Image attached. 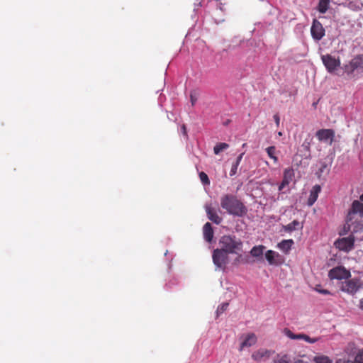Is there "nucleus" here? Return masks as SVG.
Returning a JSON list of instances; mask_svg holds the SVG:
<instances>
[{
    "instance_id": "obj_10",
    "label": "nucleus",
    "mask_w": 363,
    "mask_h": 363,
    "mask_svg": "<svg viewBox=\"0 0 363 363\" xmlns=\"http://www.w3.org/2000/svg\"><path fill=\"white\" fill-rule=\"evenodd\" d=\"M357 69H363V54L357 55L345 66V71L347 74H352Z\"/></svg>"
},
{
    "instance_id": "obj_22",
    "label": "nucleus",
    "mask_w": 363,
    "mask_h": 363,
    "mask_svg": "<svg viewBox=\"0 0 363 363\" xmlns=\"http://www.w3.org/2000/svg\"><path fill=\"white\" fill-rule=\"evenodd\" d=\"M302 228V226L301 225L300 223L296 220H294V221H292L291 223H289L288 225H284L283 228L284 229V230L286 232H292L294 230H295L296 229H297L298 228Z\"/></svg>"
},
{
    "instance_id": "obj_20",
    "label": "nucleus",
    "mask_w": 363,
    "mask_h": 363,
    "mask_svg": "<svg viewBox=\"0 0 363 363\" xmlns=\"http://www.w3.org/2000/svg\"><path fill=\"white\" fill-rule=\"evenodd\" d=\"M294 244L293 240H284L278 244V247L284 253H288Z\"/></svg>"
},
{
    "instance_id": "obj_35",
    "label": "nucleus",
    "mask_w": 363,
    "mask_h": 363,
    "mask_svg": "<svg viewBox=\"0 0 363 363\" xmlns=\"http://www.w3.org/2000/svg\"><path fill=\"white\" fill-rule=\"evenodd\" d=\"M244 154V152L240 154V155L237 157L236 161L235 162H238V164H240Z\"/></svg>"
},
{
    "instance_id": "obj_18",
    "label": "nucleus",
    "mask_w": 363,
    "mask_h": 363,
    "mask_svg": "<svg viewBox=\"0 0 363 363\" xmlns=\"http://www.w3.org/2000/svg\"><path fill=\"white\" fill-rule=\"evenodd\" d=\"M320 191V186L315 185L311 191L309 198L308 199V206H312L317 200L318 194Z\"/></svg>"
},
{
    "instance_id": "obj_6",
    "label": "nucleus",
    "mask_w": 363,
    "mask_h": 363,
    "mask_svg": "<svg viewBox=\"0 0 363 363\" xmlns=\"http://www.w3.org/2000/svg\"><path fill=\"white\" fill-rule=\"evenodd\" d=\"M351 277L350 271L343 266L333 267L328 272V277L330 279H347Z\"/></svg>"
},
{
    "instance_id": "obj_26",
    "label": "nucleus",
    "mask_w": 363,
    "mask_h": 363,
    "mask_svg": "<svg viewBox=\"0 0 363 363\" xmlns=\"http://www.w3.org/2000/svg\"><path fill=\"white\" fill-rule=\"evenodd\" d=\"M229 145L225 143H220L215 145L213 152L216 155H218L221 151L227 149Z\"/></svg>"
},
{
    "instance_id": "obj_17",
    "label": "nucleus",
    "mask_w": 363,
    "mask_h": 363,
    "mask_svg": "<svg viewBox=\"0 0 363 363\" xmlns=\"http://www.w3.org/2000/svg\"><path fill=\"white\" fill-rule=\"evenodd\" d=\"M203 233L204 239L211 242L213 238V230L210 223H206L203 228Z\"/></svg>"
},
{
    "instance_id": "obj_36",
    "label": "nucleus",
    "mask_w": 363,
    "mask_h": 363,
    "mask_svg": "<svg viewBox=\"0 0 363 363\" xmlns=\"http://www.w3.org/2000/svg\"><path fill=\"white\" fill-rule=\"evenodd\" d=\"M336 363H352V362H350V361H346V360H345V359H338V360L336 362Z\"/></svg>"
},
{
    "instance_id": "obj_15",
    "label": "nucleus",
    "mask_w": 363,
    "mask_h": 363,
    "mask_svg": "<svg viewBox=\"0 0 363 363\" xmlns=\"http://www.w3.org/2000/svg\"><path fill=\"white\" fill-rule=\"evenodd\" d=\"M280 255L279 253L269 250L265 252V258L270 265H278L281 264L280 261H278L276 258H279Z\"/></svg>"
},
{
    "instance_id": "obj_3",
    "label": "nucleus",
    "mask_w": 363,
    "mask_h": 363,
    "mask_svg": "<svg viewBox=\"0 0 363 363\" xmlns=\"http://www.w3.org/2000/svg\"><path fill=\"white\" fill-rule=\"evenodd\" d=\"M362 287L361 281L359 279L354 278L351 279H345L340 284V289L342 291L348 294L354 295Z\"/></svg>"
},
{
    "instance_id": "obj_1",
    "label": "nucleus",
    "mask_w": 363,
    "mask_h": 363,
    "mask_svg": "<svg viewBox=\"0 0 363 363\" xmlns=\"http://www.w3.org/2000/svg\"><path fill=\"white\" fill-rule=\"evenodd\" d=\"M220 206L230 215L241 217L247 212L245 205L234 195L225 194L220 198Z\"/></svg>"
},
{
    "instance_id": "obj_11",
    "label": "nucleus",
    "mask_w": 363,
    "mask_h": 363,
    "mask_svg": "<svg viewBox=\"0 0 363 363\" xmlns=\"http://www.w3.org/2000/svg\"><path fill=\"white\" fill-rule=\"evenodd\" d=\"M311 33L313 38L318 41L321 40L325 35V29L322 23L317 19H314L313 21L311 28Z\"/></svg>"
},
{
    "instance_id": "obj_38",
    "label": "nucleus",
    "mask_w": 363,
    "mask_h": 363,
    "mask_svg": "<svg viewBox=\"0 0 363 363\" xmlns=\"http://www.w3.org/2000/svg\"><path fill=\"white\" fill-rule=\"evenodd\" d=\"M359 307L360 309L363 311V298L360 299Z\"/></svg>"
},
{
    "instance_id": "obj_24",
    "label": "nucleus",
    "mask_w": 363,
    "mask_h": 363,
    "mask_svg": "<svg viewBox=\"0 0 363 363\" xmlns=\"http://www.w3.org/2000/svg\"><path fill=\"white\" fill-rule=\"evenodd\" d=\"M329 3V0H320L318 4L319 12L321 13H325L328 9Z\"/></svg>"
},
{
    "instance_id": "obj_12",
    "label": "nucleus",
    "mask_w": 363,
    "mask_h": 363,
    "mask_svg": "<svg viewBox=\"0 0 363 363\" xmlns=\"http://www.w3.org/2000/svg\"><path fill=\"white\" fill-rule=\"evenodd\" d=\"M274 353L273 350L261 348L252 354V358L256 362H260L269 359Z\"/></svg>"
},
{
    "instance_id": "obj_16",
    "label": "nucleus",
    "mask_w": 363,
    "mask_h": 363,
    "mask_svg": "<svg viewBox=\"0 0 363 363\" xmlns=\"http://www.w3.org/2000/svg\"><path fill=\"white\" fill-rule=\"evenodd\" d=\"M257 342V337L254 333H249L246 335L245 340L242 342L240 347V351H242L246 347H251Z\"/></svg>"
},
{
    "instance_id": "obj_29",
    "label": "nucleus",
    "mask_w": 363,
    "mask_h": 363,
    "mask_svg": "<svg viewBox=\"0 0 363 363\" xmlns=\"http://www.w3.org/2000/svg\"><path fill=\"white\" fill-rule=\"evenodd\" d=\"M229 306V303L227 302L223 303L220 305L218 306L216 313L217 315H219L220 314L223 313L224 311H225Z\"/></svg>"
},
{
    "instance_id": "obj_31",
    "label": "nucleus",
    "mask_w": 363,
    "mask_h": 363,
    "mask_svg": "<svg viewBox=\"0 0 363 363\" xmlns=\"http://www.w3.org/2000/svg\"><path fill=\"white\" fill-rule=\"evenodd\" d=\"M315 291L319 292L320 294L328 295L330 294V292L327 289H322L320 285H317L315 288Z\"/></svg>"
},
{
    "instance_id": "obj_30",
    "label": "nucleus",
    "mask_w": 363,
    "mask_h": 363,
    "mask_svg": "<svg viewBox=\"0 0 363 363\" xmlns=\"http://www.w3.org/2000/svg\"><path fill=\"white\" fill-rule=\"evenodd\" d=\"M238 166H239V164H238V162H234L232 164V167H231V169L230 171V176H234L237 173Z\"/></svg>"
},
{
    "instance_id": "obj_14",
    "label": "nucleus",
    "mask_w": 363,
    "mask_h": 363,
    "mask_svg": "<svg viewBox=\"0 0 363 363\" xmlns=\"http://www.w3.org/2000/svg\"><path fill=\"white\" fill-rule=\"evenodd\" d=\"M206 212L207 214L208 218L211 220L213 223L218 225L222 221V218H220L217 213L216 211L212 208L211 206H206Z\"/></svg>"
},
{
    "instance_id": "obj_19",
    "label": "nucleus",
    "mask_w": 363,
    "mask_h": 363,
    "mask_svg": "<svg viewBox=\"0 0 363 363\" xmlns=\"http://www.w3.org/2000/svg\"><path fill=\"white\" fill-rule=\"evenodd\" d=\"M349 213H359L361 216H363V203H361L360 201L357 200L354 201L352 202V207L349 211Z\"/></svg>"
},
{
    "instance_id": "obj_41",
    "label": "nucleus",
    "mask_w": 363,
    "mask_h": 363,
    "mask_svg": "<svg viewBox=\"0 0 363 363\" xmlns=\"http://www.w3.org/2000/svg\"><path fill=\"white\" fill-rule=\"evenodd\" d=\"M360 200L363 201V194L360 196Z\"/></svg>"
},
{
    "instance_id": "obj_33",
    "label": "nucleus",
    "mask_w": 363,
    "mask_h": 363,
    "mask_svg": "<svg viewBox=\"0 0 363 363\" xmlns=\"http://www.w3.org/2000/svg\"><path fill=\"white\" fill-rule=\"evenodd\" d=\"M181 130H182V134L187 138H188L187 130H186V127L184 124H183L182 125Z\"/></svg>"
},
{
    "instance_id": "obj_37",
    "label": "nucleus",
    "mask_w": 363,
    "mask_h": 363,
    "mask_svg": "<svg viewBox=\"0 0 363 363\" xmlns=\"http://www.w3.org/2000/svg\"><path fill=\"white\" fill-rule=\"evenodd\" d=\"M196 99L194 98V96L191 94V102L192 104V105H194V104L196 103Z\"/></svg>"
},
{
    "instance_id": "obj_34",
    "label": "nucleus",
    "mask_w": 363,
    "mask_h": 363,
    "mask_svg": "<svg viewBox=\"0 0 363 363\" xmlns=\"http://www.w3.org/2000/svg\"><path fill=\"white\" fill-rule=\"evenodd\" d=\"M274 121H275L277 125L279 126V121H280V118H279V115L278 114H275L274 116Z\"/></svg>"
},
{
    "instance_id": "obj_9",
    "label": "nucleus",
    "mask_w": 363,
    "mask_h": 363,
    "mask_svg": "<svg viewBox=\"0 0 363 363\" xmlns=\"http://www.w3.org/2000/svg\"><path fill=\"white\" fill-rule=\"evenodd\" d=\"M283 333L291 340H303L311 344H313L320 340V337H311L304 333L294 334L289 328H284Z\"/></svg>"
},
{
    "instance_id": "obj_21",
    "label": "nucleus",
    "mask_w": 363,
    "mask_h": 363,
    "mask_svg": "<svg viewBox=\"0 0 363 363\" xmlns=\"http://www.w3.org/2000/svg\"><path fill=\"white\" fill-rule=\"evenodd\" d=\"M265 247L264 245L254 246L250 250V255L256 258H262Z\"/></svg>"
},
{
    "instance_id": "obj_23",
    "label": "nucleus",
    "mask_w": 363,
    "mask_h": 363,
    "mask_svg": "<svg viewBox=\"0 0 363 363\" xmlns=\"http://www.w3.org/2000/svg\"><path fill=\"white\" fill-rule=\"evenodd\" d=\"M266 152L267 153V155L273 160L274 163H277L278 162V157L276 155L277 154V150L275 146H269L266 148Z\"/></svg>"
},
{
    "instance_id": "obj_25",
    "label": "nucleus",
    "mask_w": 363,
    "mask_h": 363,
    "mask_svg": "<svg viewBox=\"0 0 363 363\" xmlns=\"http://www.w3.org/2000/svg\"><path fill=\"white\" fill-rule=\"evenodd\" d=\"M314 363H333V361L327 356H315L313 359Z\"/></svg>"
},
{
    "instance_id": "obj_27",
    "label": "nucleus",
    "mask_w": 363,
    "mask_h": 363,
    "mask_svg": "<svg viewBox=\"0 0 363 363\" xmlns=\"http://www.w3.org/2000/svg\"><path fill=\"white\" fill-rule=\"evenodd\" d=\"M273 363H289L288 356L277 354L273 359Z\"/></svg>"
},
{
    "instance_id": "obj_28",
    "label": "nucleus",
    "mask_w": 363,
    "mask_h": 363,
    "mask_svg": "<svg viewBox=\"0 0 363 363\" xmlns=\"http://www.w3.org/2000/svg\"><path fill=\"white\" fill-rule=\"evenodd\" d=\"M199 178L203 185H209L210 184L209 178L205 172H201L199 173Z\"/></svg>"
},
{
    "instance_id": "obj_13",
    "label": "nucleus",
    "mask_w": 363,
    "mask_h": 363,
    "mask_svg": "<svg viewBox=\"0 0 363 363\" xmlns=\"http://www.w3.org/2000/svg\"><path fill=\"white\" fill-rule=\"evenodd\" d=\"M294 177V172L293 169H291V168L286 169L284 172L283 179L279 186V190L281 191L286 186L289 185V183L292 181Z\"/></svg>"
},
{
    "instance_id": "obj_39",
    "label": "nucleus",
    "mask_w": 363,
    "mask_h": 363,
    "mask_svg": "<svg viewBox=\"0 0 363 363\" xmlns=\"http://www.w3.org/2000/svg\"><path fill=\"white\" fill-rule=\"evenodd\" d=\"M294 363H304L302 360H297V361H295Z\"/></svg>"
},
{
    "instance_id": "obj_5",
    "label": "nucleus",
    "mask_w": 363,
    "mask_h": 363,
    "mask_svg": "<svg viewBox=\"0 0 363 363\" xmlns=\"http://www.w3.org/2000/svg\"><path fill=\"white\" fill-rule=\"evenodd\" d=\"M321 60L329 73H334L340 67V60L330 54L321 55Z\"/></svg>"
},
{
    "instance_id": "obj_42",
    "label": "nucleus",
    "mask_w": 363,
    "mask_h": 363,
    "mask_svg": "<svg viewBox=\"0 0 363 363\" xmlns=\"http://www.w3.org/2000/svg\"><path fill=\"white\" fill-rule=\"evenodd\" d=\"M279 135H282V133L281 132H279Z\"/></svg>"
},
{
    "instance_id": "obj_40",
    "label": "nucleus",
    "mask_w": 363,
    "mask_h": 363,
    "mask_svg": "<svg viewBox=\"0 0 363 363\" xmlns=\"http://www.w3.org/2000/svg\"><path fill=\"white\" fill-rule=\"evenodd\" d=\"M359 356H357V357H356V362H359ZM360 358H362V356H360Z\"/></svg>"
},
{
    "instance_id": "obj_4",
    "label": "nucleus",
    "mask_w": 363,
    "mask_h": 363,
    "mask_svg": "<svg viewBox=\"0 0 363 363\" xmlns=\"http://www.w3.org/2000/svg\"><path fill=\"white\" fill-rule=\"evenodd\" d=\"M228 255L229 254L223 250L220 247L213 250L212 259L213 264L217 268L225 269L229 260Z\"/></svg>"
},
{
    "instance_id": "obj_32",
    "label": "nucleus",
    "mask_w": 363,
    "mask_h": 363,
    "mask_svg": "<svg viewBox=\"0 0 363 363\" xmlns=\"http://www.w3.org/2000/svg\"><path fill=\"white\" fill-rule=\"evenodd\" d=\"M310 142L307 141L306 140L303 142L302 146L306 149L307 151H310Z\"/></svg>"
},
{
    "instance_id": "obj_7",
    "label": "nucleus",
    "mask_w": 363,
    "mask_h": 363,
    "mask_svg": "<svg viewBox=\"0 0 363 363\" xmlns=\"http://www.w3.org/2000/svg\"><path fill=\"white\" fill-rule=\"evenodd\" d=\"M354 238L352 235H350L346 238H342L337 240L335 242V247L340 250L345 252H350L354 247Z\"/></svg>"
},
{
    "instance_id": "obj_8",
    "label": "nucleus",
    "mask_w": 363,
    "mask_h": 363,
    "mask_svg": "<svg viewBox=\"0 0 363 363\" xmlns=\"http://www.w3.org/2000/svg\"><path fill=\"white\" fill-rule=\"evenodd\" d=\"M335 135V130L333 129L323 128L315 133V136L319 141L328 143L330 145L334 142Z\"/></svg>"
},
{
    "instance_id": "obj_2",
    "label": "nucleus",
    "mask_w": 363,
    "mask_h": 363,
    "mask_svg": "<svg viewBox=\"0 0 363 363\" xmlns=\"http://www.w3.org/2000/svg\"><path fill=\"white\" fill-rule=\"evenodd\" d=\"M220 247L228 254L240 255L242 252L243 242L235 235H223L219 240Z\"/></svg>"
}]
</instances>
